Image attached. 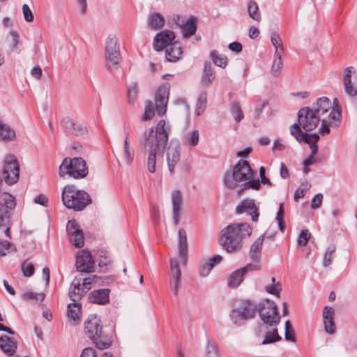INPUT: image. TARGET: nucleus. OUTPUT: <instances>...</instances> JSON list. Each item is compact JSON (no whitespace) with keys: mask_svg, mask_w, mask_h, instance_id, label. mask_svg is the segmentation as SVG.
<instances>
[{"mask_svg":"<svg viewBox=\"0 0 357 357\" xmlns=\"http://www.w3.org/2000/svg\"><path fill=\"white\" fill-rule=\"evenodd\" d=\"M170 129L166 126L165 120H160L157 123L155 131L151 128L144 133L145 146L149 148L147 158V169L151 173L155 171L156 154L163 153L167 144Z\"/></svg>","mask_w":357,"mask_h":357,"instance_id":"f257e3e1","label":"nucleus"},{"mask_svg":"<svg viewBox=\"0 0 357 357\" xmlns=\"http://www.w3.org/2000/svg\"><path fill=\"white\" fill-rule=\"evenodd\" d=\"M252 229L245 222L233 223L221 230L219 242L229 253L236 252L242 248V241L252 234Z\"/></svg>","mask_w":357,"mask_h":357,"instance_id":"f03ea898","label":"nucleus"},{"mask_svg":"<svg viewBox=\"0 0 357 357\" xmlns=\"http://www.w3.org/2000/svg\"><path fill=\"white\" fill-rule=\"evenodd\" d=\"M252 229L245 222L233 223L221 230L219 242L229 253L236 252L242 248V241L252 234Z\"/></svg>","mask_w":357,"mask_h":357,"instance_id":"7ed1b4c3","label":"nucleus"},{"mask_svg":"<svg viewBox=\"0 0 357 357\" xmlns=\"http://www.w3.org/2000/svg\"><path fill=\"white\" fill-rule=\"evenodd\" d=\"M102 326L98 317L91 314L84 322V332L93 341L98 349H105L110 347L111 340L102 333Z\"/></svg>","mask_w":357,"mask_h":357,"instance_id":"20e7f679","label":"nucleus"},{"mask_svg":"<svg viewBox=\"0 0 357 357\" xmlns=\"http://www.w3.org/2000/svg\"><path fill=\"white\" fill-rule=\"evenodd\" d=\"M169 94V86L168 84L160 86L155 95V104L152 101L146 102L143 120L148 121L153 119L155 110L159 116L165 114L167 111Z\"/></svg>","mask_w":357,"mask_h":357,"instance_id":"39448f33","label":"nucleus"},{"mask_svg":"<svg viewBox=\"0 0 357 357\" xmlns=\"http://www.w3.org/2000/svg\"><path fill=\"white\" fill-rule=\"evenodd\" d=\"M62 201L70 209L82 211L91 202L89 195L84 190H76L74 185H67L63 190Z\"/></svg>","mask_w":357,"mask_h":357,"instance_id":"423d86ee","label":"nucleus"},{"mask_svg":"<svg viewBox=\"0 0 357 357\" xmlns=\"http://www.w3.org/2000/svg\"><path fill=\"white\" fill-rule=\"evenodd\" d=\"M88 168L86 162L82 158L73 159L66 158L59 167V174L61 177L69 176L75 179L83 178L88 174Z\"/></svg>","mask_w":357,"mask_h":357,"instance_id":"0eeeda50","label":"nucleus"},{"mask_svg":"<svg viewBox=\"0 0 357 357\" xmlns=\"http://www.w3.org/2000/svg\"><path fill=\"white\" fill-rule=\"evenodd\" d=\"M253 173L249 162L247 160H240L234 167L232 173L225 174L224 183L229 189H235L237 183L247 181L252 176Z\"/></svg>","mask_w":357,"mask_h":357,"instance_id":"6e6552de","label":"nucleus"},{"mask_svg":"<svg viewBox=\"0 0 357 357\" xmlns=\"http://www.w3.org/2000/svg\"><path fill=\"white\" fill-rule=\"evenodd\" d=\"M16 206L14 196L6 192L0 193V227H6L4 233L10 238V222Z\"/></svg>","mask_w":357,"mask_h":357,"instance_id":"1a4fd4ad","label":"nucleus"},{"mask_svg":"<svg viewBox=\"0 0 357 357\" xmlns=\"http://www.w3.org/2000/svg\"><path fill=\"white\" fill-rule=\"evenodd\" d=\"M105 66L108 70L114 73L119 68L121 59L118 38L114 34H110L105 41Z\"/></svg>","mask_w":357,"mask_h":357,"instance_id":"9d476101","label":"nucleus"},{"mask_svg":"<svg viewBox=\"0 0 357 357\" xmlns=\"http://www.w3.org/2000/svg\"><path fill=\"white\" fill-rule=\"evenodd\" d=\"M257 304L250 300L242 301L230 313V318L236 325H241L252 319L257 312Z\"/></svg>","mask_w":357,"mask_h":357,"instance_id":"9b49d317","label":"nucleus"},{"mask_svg":"<svg viewBox=\"0 0 357 357\" xmlns=\"http://www.w3.org/2000/svg\"><path fill=\"white\" fill-rule=\"evenodd\" d=\"M257 312L263 322L269 326H276L280 323V317L278 314L276 304L268 299L259 303L257 305Z\"/></svg>","mask_w":357,"mask_h":357,"instance_id":"f8f14e48","label":"nucleus"},{"mask_svg":"<svg viewBox=\"0 0 357 357\" xmlns=\"http://www.w3.org/2000/svg\"><path fill=\"white\" fill-rule=\"evenodd\" d=\"M2 175L3 180L8 185H13L18 181L20 167L15 156L7 155L5 158Z\"/></svg>","mask_w":357,"mask_h":357,"instance_id":"ddd939ff","label":"nucleus"},{"mask_svg":"<svg viewBox=\"0 0 357 357\" xmlns=\"http://www.w3.org/2000/svg\"><path fill=\"white\" fill-rule=\"evenodd\" d=\"M298 125L305 131L315 129L321 121V118L310 107L301 108L298 112Z\"/></svg>","mask_w":357,"mask_h":357,"instance_id":"4468645a","label":"nucleus"},{"mask_svg":"<svg viewBox=\"0 0 357 357\" xmlns=\"http://www.w3.org/2000/svg\"><path fill=\"white\" fill-rule=\"evenodd\" d=\"M175 23L182 29L184 38H189L196 33L197 31V18L195 16H190L187 18L185 16L176 15L174 17Z\"/></svg>","mask_w":357,"mask_h":357,"instance_id":"2eb2a0df","label":"nucleus"},{"mask_svg":"<svg viewBox=\"0 0 357 357\" xmlns=\"http://www.w3.org/2000/svg\"><path fill=\"white\" fill-rule=\"evenodd\" d=\"M66 231L72 243L77 248H82L84 243L82 230L75 220H69L66 225Z\"/></svg>","mask_w":357,"mask_h":357,"instance_id":"dca6fc26","label":"nucleus"},{"mask_svg":"<svg viewBox=\"0 0 357 357\" xmlns=\"http://www.w3.org/2000/svg\"><path fill=\"white\" fill-rule=\"evenodd\" d=\"M94 262L89 251L83 250L77 254L76 268L77 271L91 273L93 271Z\"/></svg>","mask_w":357,"mask_h":357,"instance_id":"f3484780","label":"nucleus"},{"mask_svg":"<svg viewBox=\"0 0 357 357\" xmlns=\"http://www.w3.org/2000/svg\"><path fill=\"white\" fill-rule=\"evenodd\" d=\"M180 144L178 141L171 140L167 151V161L171 174L174 173V168L180 160Z\"/></svg>","mask_w":357,"mask_h":357,"instance_id":"a211bd4d","label":"nucleus"},{"mask_svg":"<svg viewBox=\"0 0 357 357\" xmlns=\"http://www.w3.org/2000/svg\"><path fill=\"white\" fill-rule=\"evenodd\" d=\"M81 276H76L72 281L69 289V297L73 302H79L83 296L89 291V287L83 286Z\"/></svg>","mask_w":357,"mask_h":357,"instance_id":"6ab92c4d","label":"nucleus"},{"mask_svg":"<svg viewBox=\"0 0 357 357\" xmlns=\"http://www.w3.org/2000/svg\"><path fill=\"white\" fill-rule=\"evenodd\" d=\"M355 74L354 67H347L344 71V91L351 97L357 95V79L356 76L352 78V75Z\"/></svg>","mask_w":357,"mask_h":357,"instance_id":"aec40b11","label":"nucleus"},{"mask_svg":"<svg viewBox=\"0 0 357 357\" xmlns=\"http://www.w3.org/2000/svg\"><path fill=\"white\" fill-rule=\"evenodd\" d=\"M175 38L174 33L170 30H164L156 34L153 40V47L156 51L167 49Z\"/></svg>","mask_w":357,"mask_h":357,"instance_id":"412c9836","label":"nucleus"},{"mask_svg":"<svg viewBox=\"0 0 357 357\" xmlns=\"http://www.w3.org/2000/svg\"><path fill=\"white\" fill-rule=\"evenodd\" d=\"M170 287L175 295L178 294L180 287L181 271L179 267V262L177 259H170Z\"/></svg>","mask_w":357,"mask_h":357,"instance_id":"4be33fe9","label":"nucleus"},{"mask_svg":"<svg viewBox=\"0 0 357 357\" xmlns=\"http://www.w3.org/2000/svg\"><path fill=\"white\" fill-rule=\"evenodd\" d=\"M236 213L237 214L246 213L251 216L253 222L258 220L259 213L253 199H248L243 200L241 204L236 208Z\"/></svg>","mask_w":357,"mask_h":357,"instance_id":"5701e85b","label":"nucleus"},{"mask_svg":"<svg viewBox=\"0 0 357 357\" xmlns=\"http://www.w3.org/2000/svg\"><path fill=\"white\" fill-rule=\"evenodd\" d=\"M62 123L68 133L76 135L82 136L84 135L87 132V128L82 123L74 121L69 117H66L62 120Z\"/></svg>","mask_w":357,"mask_h":357,"instance_id":"b1692460","label":"nucleus"},{"mask_svg":"<svg viewBox=\"0 0 357 357\" xmlns=\"http://www.w3.org/2000/svg\"><path fill=\"white\" fill-rule=\"evenodd\" d=\"M334 317L335 312L333 309L330 306H326L323 310L324 330L331 335L334 334L336 331Z\"/></svg>","mask_w":357,"mask_h":357,"instance_id":"393cba45","label":"nucleus"},{"mask_svg":"<svg viewBox=\"0 0 357 357\" xmlns=\"http://www.w3.org/2000/svg\"><path fill=\"white\" fill-rule=\"evenodd\" d=\"M17 342L6 335L0 336V349L7 356H13L17 350Z\"/></svg>","mask_w":357,"mask_h":357,"instance_id":"a878e982","label":"nucleus"},{"mask_svg":"<svg viewBox=\"0 0 357 357\" xmlns=\"http://www.w3.org/2000/svg\"><path fill=\"white\" fill-rule=\"evenodd\" d=\"M172 202L173 210V220L175 225H177L180 219V212L182 204V195L179 190H176L172 193Z\"/></svg>","mask_w":357,"mask_h":357,"instance_id":"bb28decb","label":"nucleus"},{"mask_svg":"<svg viewBox=\"0 0 357 357\" xmlns=\"http://www.w3.org/2000/svg\"><path fill=\"white\" fill-rule=\"evenodd\" d=\"M301 126L297 123H294L291 126V135H293L298 142L304 141L307 143L312 138H314L315 141L319 139V136L317 134H305L301 130Z\"/></svg>","mask_w":357,"mask_h":357,"instance_id":"cd10ccee","label":"nucleus"},{"mask_svg":"<svg viewBox=\"0 0 357 357\" xmlns=\"http://www.w3.org/2000/svg\"><path fill=\"white\" fill-rule=\"evenodd\" d=\"M178 236V255L182 259L183 265L186 264L188 253V242L186 232L183 229H180Z\"/></svg>","mask_w":357,"mask_h":357,"instance_id":"c85d7f7f","label":"nucleus"},{"mask_svg":"<svg viewBox=\"0 0 357 357\" xmlns=\"http://www.w3.org/2000/svg\"><path fill=\"white\" fill-rule=\"evenodd\" d=\"M109 289L94 290L91 293L89 300L91 303L104 305L109 302Z\"/></svg>","mask_w":357,"mask_h":357,"instance_id":"c756f323","label":"nucleus"},{"mask_svg":"<svg viewBox=\"0 0 357 357\" xmlns=\"http://www.w3.org/2000/svg\"><path fill=\"white\" fill-rule=\"evenodd\" d=\"M215 78V74L212 64L209 61L204 63V70L202 75L201 84L204 87L209 86Z\"/></svg>","mask_w":357,"mask_h":357,"instance_id":"7c9ffc66","label":"nucleus"},{"mask_svg":"<svg viewBox=\"0 0 357 357\" xmlns=\"http://www.w3.org/2000/svg\"><path fill=\"white\" fill-rule=\"evenodd\" d=\"M182 52V48L179 43L175 42L167 47L165 56L168 61L176 62L180 59Z\"/></svg>","mask_w":357,"mask_h":357,"instance_id":"2f4dec72","label":"nucleus"},{"mask_svg":"<svg viewBox=\"0 0 357 357\" xmlns=\"http://www.w3.org/2000/svg\"><path fill=\"white\" fill-rule=\"evenodd\" d=\"M331 108V101L326 97H322L317 100L311 108L318 116L321 117Z\"/></svg>","mask_w":357,"mask_h":357,"instance_id":"473e14b6","label":"nucleus"},{"mask_svg":"<svg viewBox=\"0 0 357 357\" xmlns=\"http://www.w3.org/2000/svg\"><path fill=\"white\" fill-rule=\"evenodd\" d=\"M264 237V234L260 236L250 246L249 255L255 262L259 261Z\"/></svg>","mask_w":357,"mask_h":357,"instance_id":"72a5a7b5","label":"nucleus"},{"mask_svg":"<svg viewBox=\"0 0 357 357\" xmlns=\"http://www.w3.org/2000/svg\"><path fill=\"white\" fill-rule=\"evenodd\" d=\"M129 133L125 132V139L123 144V158L126 162L130 165L133 160L134 150L131 148L129 142Z\"/></svg>","mask_w":357,"mask_h":357,"instance_id":"f704fd0d","label":"nucleus"},{"mask_svg":"<svg viewBox=\"0 0 357 357\" xmlns=\"http://www.w3.org/2000/svg\"><path fill=\"white\" fill-rule=\"evenodd\" d=\"M165 18L159 13H155L149 15L148 25L151 29L156 30L164 26Z\"/></svg>","mask_w":357,"mask_h":357,"instance_id":"c9c22d12","label":"nucleus"},{"mask_svg":"<svg viewBox=\"0 0 357 357\" xmlns=\"http://www.w3.org/2000/svg\"><path fill=\"white\" fill-rule=\"evenodd\" d=\"M81 305L77 302H73L68 305L67 316L70 320L76 322L79 320Z\"/></svg>","mask_w":357,"mask_h":357,"instance_id":"e433bc0d","label":"nucleus"},{"mask_svg":"<svg viewBox=\"0 0 357 357\" xmlns=\"http://www.w3.org/2000/svg\"><path fill=\"white\" fill-rule=\"evenodd\" d=\"M244 275L241 268L234 271L228 280L229 287L232 288L237 287L243 282Z\"/></svg>","mask_w":357,"mask_h":357,"instance_id":"4c0bfd02","label":"nucleus"},{"mask_svg":"<svg viewBox=\"0 0 357 357\" xmlns=\"http://www.w3.org/2000/svg\"><path fill=\"white\" fill-rule=\"evenodd\" d=\"M15 138V131L6 124L0 121V139L3 140H13Z\"/></svg>","mask_w":357,"mask_h":357,"instance_id":"58836bf2","label":"nucleus"},{"mask_svg":"<svg viewBox=\"0 0 357 357\" xmlns=\"http://www.w3.org/2000/svg\"><path fill=\"white\" fill-rule=\"evenodd\" d=\"M336 252V246L334 244L329 245L324 253L323 259V265L328 267L332 264Z\"/></svg>","mask_w":357,"mask_h":357,"instance_id":"ea45409f","label":"nucleus"},{"mask_svg":"<svg viewBox=\"0 0 357 357\" xmlns=\"http://www.w3.org/2000/svg\"><path fill=\"white\" fill-rule=\"evenodd\" d=\"M283 63L281 59L280 53L277 50L274 54V61L272 64L271 73L273 76H278L282 70Z\"/></svg>","mask_w":357,"mask_h":357,"instance_id":"a19ab883","label":"nucleus"},{"mask_svg":"<svg viewBox=\"0 0 357 357\" xmlns=\"http://www.w3.org/2000/svg\"><path fill=\"white\" fill-rule=\"evenodd\" d=\"M248 11L250 17L255 21L259 22L261 20V13L257 3L254 1H250L248 4Z\"/></svg>","mask_w":357,"mask_h":357,"instance_id":"79ce46f5","label":"nucleus"},{"mask_svg":"<svg viewBox=\"0 0 357 357\" xmlns=\"http://www.w3.org/2000/svg\"><path fill=\"white\" fill-rule=\"evenodd\" d=\"M207 102V93L206 91L202 92L197 98L195 113L197 116L201 115L206 109Z\"/></svg>","mask_w":357,"mask_h":357,"instance_id":"37998d69","label":"nucleus"},{"mask_svg":"<svg viewBox=\"0 0 357 357\" xmlns=\"http://www.w3.org/2000/svg\"><path fill=\"white\" fill-rule=\"evenodd\" d=\"M281 340L282 337L279 335L278 329L275 328L272 331H268L266 333L262 344L273 343Z\"/></svg>","mask_w":357,"mask_h":357,"instance_id":"c03bdc74","label":"nucleus"},{"mask_svg":"<svg viewBox=\"0 0 357 357\" xmlns=\"http://www.w3.org/2000/svg\"><path fill=\"white\" fill-rule=\"evenodd\" d=\"M210 55L213 63L215 66L222 68L226 67L227 63V58L225 56L219 54L215 51L211 52Z\"/></svg>","mask_w":357,"mask_h":357,"instance_id":"a18cd8bd","label":"nucleus"},{"mask_svg":"<svg viewBox=\"0 0 357 357\" xmlns=\"http://www.w3.org/2000/svg\"><path fill=\"white\" fill-rule=\"evenodd\" d=\"M138 85L136 82L130 83L127 88V99L130 102H133L137 99Z\"/></svg>","mask_w":357,"mask_h":357,"instance_id":"49530a36","label":"nucleus"},{"mask_svg":"<svg viewBox=\"0 0 357 357\" xmlns=\"http://www.w3.org/2000/svg\"><path fill=\"white\" fill-rule=\"evenodd\" d=\"M199 132L197 130H195L187 134L183 138V142L190 144L192 146H195L199 142Z\"/></svg>","mask_w":357,"mask_h":357,"instance_id":"de8ad7c7","label":"nucleus"},{"mask_svg":"<svg viewBox=\"0 0 357 357\" xmlns=\"http://www.w3.org/2000/svg\"><path fill=\"white\" fill-rule=\"evenodd\" d=\"M231 112L236 122L241 121L244 117L241 105L237 102H234L231 104Z\"/></svg>","mask_w":357,"mask_h":357,"instance_id":"09e8293b","label":"nucleus"},{"mask_svg":"<svg viewBox=\"0 0 357 357\" xmlns=\"http://www.w3.org/2000/svg\"><path fill=\"white\" fill-rule=\"evenodd\" d=\"M272 284L266 285L265 287L266 291L273 295H275L276 296H280V292L281 291V285L279 282H276L275 278L273 277L271 278Z\"/></svg>","mask_w":357,"mask_h":357,"instance_id":"8fccbe9b","label":"nucleus"},{"mask_svg":"<svg viewBox=\"0 0 357 357\" xmlns=\"http://www.w3.org/2000/svg\"><path fill=\"white\" fill-rule=\"evenodd\" d=\"M16 248L13 243L7 241L0 240V256H5L10 252L15 251Z\"/></svg>","mask_w":357,"mask_h":357,"instance_id":"3c124183","label":"nucleus"},{"mask_svg":"<svg viewBox=\"0 0 357 357\" xmlns=\"http://www.w3.org/2000/svg\"><path fill=\"white\" fill-rule=\"evenodd\" d=\"M284 338L287 341H296L295 331L289 320L284 324Z\"/></svg>","mask_w":357,"mask_h":357,"instance_id":"603ef678","label":"nucleus"},{"mask_svg":"<svg viewBox=\"0 0 357 357\" xmlns=\"http://www.w3.org/2000/svg\"><path fill=\"white\" fill-rule=\"evenodd\" d=\"M22 271L24 277H31L34 274L35 268L32 263L28 262L25 260L22 264Z\"/></svg>","mask_w":357,"mask_h":357,"instance_id":"864d4df0","label":"nucleus"},{"mask_svg":"<svg viewBox=\"0 0 357 357\" xmlns=\"http://www.w3.org/2000/svg\"><path fill=\"white\" fill-rule=\"evenodd\" d=\"M10 35L12 37V45L10 46V50L14 52L17 51L18 54L20 53L21 50L18 48V45L20 44V35L15 31L11 30L10 31Z\"/></svg>","mask_w":357,"mask_h":357,"instance_id":"5fc2aeb1","label":"nucleus"},{"mask_svg":"<svg viewBox=\"0 0 357 357\" xmlns=\"http://www.w3.org/2000/svg\"><path fill=\"white\" fill-rule=\"evenodd\" d=\"M22 298L26 301H43L45 298V294L43 293H34V292H25L22 294Z\"/></svg>","mask_w":357,"mask_h":357,"instance_id":"6e6d98bb","label":"nucleus"},{"mask_svg":"<svg viewBox=\"0 0 357 357\" xmlns=\"http://www.w3.org/2000/svg\"><path fill=\"white\" fill-rule=\"evenodd\" d=\"M100 278H98L97 275H90L87 278H82V282L83 283V286H85L86 287H89V290H90L91 289V285L93 284L98 283L100 282Z\"/></svg>","mask_w":357,"mask_h":357,"instance_id":"4d7b16f0","label":"nucleus"},{"mask_svg":"<svg viewBox=\"0 0 357 357\" xmlns=\"http://www.w3.org/2000/svg\"><path fill=\"white\" fill-rule=\"evenodd\" d=\"M311 234L307 229H303L298 238V245L305 246L308 242L309 238H310Z\"/></svg>","mask_w":357,"mask_h":357,"instance_id":"13d9d810","label":"nucleus"},{"mask_svg":"<svg viewBox=\"0 0 357 357\" xmlns=\"http://www.w3.org/2000/svg\"><path fill=\"white\" fill-rule=\"evenodd\" d=\"M205 357H219L215 344L210 341H208L206 346Z\"/></svg>","mask_w":357,"mask_h":357,"instance_id":"bf43d9fd","label":"nucleus"},{"mask_svg":"<svg viewBox=\"0 0 357 357\" xmlns=\"http://www.w3.org/2000/svg\"><path fill=\"white\" fill-rule=\"evenodd\" d=\"M271 39L273 45L275 47V51L278 50L279 52V49L282 51L283 50V45L281 43V39L277 32H273L271 33Z\"/></svg>","mask_w":357,"mask_h":357,"instance_id":"052dcab7","label":"nucleus"},{"mask_svg":"<svg viewBox=\"0 0 357 357\" xmlns=\"http://www.w3.org/2000/svg\"><path fill=\"white\" fill-rule=\"evenodd\" d=\"M22 13L24 20L27 22H31L33 21V14L27 4L22 6Z\"/></svg>","mask_w":357,"mask_h":357,"instance_id":"680f3d73","label":"nucleus"},{"mask_svg":"<svg viewBox=\"0 0 357 357\" xmlns=\"http://www.w3.org/2000/svg\"><path fill=\"white\" fill-rule=\"evenodd\" d=\"M267 102L265 100L259 101L256 104L255 109V114H254V119H259L260 117V115L266 105Z\"/></svg>","mask_w":357,"mask_h":357,"instance_id":"e2e57ef3","label":"nucleus"},{"mask_svg":"<svg viewBox=\"0 0 357 357\" xmlns=\"http://www.w3.org/2000/svg\"><path fill=\"white\" fill-rule=\"evenodd\" d=\"M323 198V195L321 193L315 195V196L312 198L311 202V208L312 209L319 208L321 206Z\"/></svg>","mask_w":357,"mask_h":357,"instance_id":"0e129e2a","label":"nucleus"},{"mask_svg":"<svg viewBox=\"0 0 357 357\" xmlns=\"http://www.w3.org/2000/svg\"><path fill=\"white\" fill-rule=\"evenodd\" d=\"M254 189L259 190L260 188V183L258 179L257 180H250L249 181H246L243 183V189Z\"/></svg>","mask_w":357,"mask_h":357,"instance_id":"69168bd1","label":"nucleus"},{"mask_svg":"<svg viewBox=\"0 0 357 357\" xmlns=\"http://www.w3.org/2000/svg\"><path fill=\"white\" fill-rule=\"evenodd\" d=\"M260 268L261 267L258 262H255L253 264L250 263L247 264L245 266L241 268V270L243 271L244 274H245L249 271H257L259 270Z\"/></svg>","mask_w":357,"mask_h":357,"instance_id":"338daca9","label":"nucleus"},{"mask_svg":"<svg viewBox=\"0 0 357 357\" xmlns=\"http://www.w3.org/2000/svg\"><path fill=\"white\" fill-rule=\"evenodd\" d=\"M321 126L319 129V132L321 135L328 134L330 128L328 127L329 121L326 119H321Z\"/></svg>","mask_w":357,"mask_h":357,"instance_id":"774afa93","label":"nucleus"}]
</instances>
